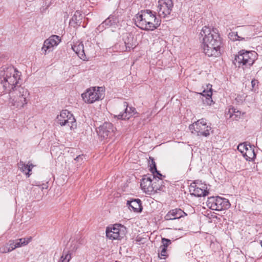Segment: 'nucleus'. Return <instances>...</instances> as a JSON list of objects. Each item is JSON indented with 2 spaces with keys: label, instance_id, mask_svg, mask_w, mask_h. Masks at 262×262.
<instances>
[{
  "label": "nucleus",
  "instance_id": "393cba45",
  "mask_svg": "<svg viewBox=\"0 0 262 262\" xmlns=\"http://www.w3.org/2000/svg\"><path fill=\"white\" fill-rule=\"evenodd\" d=\"M31 240V237L26 238H21L15 241V246L13 248L15 249L16 248L20 247L27 245Z\"/></svg>",
  "mask_w": 262,
  "mask_h": 262
},
{
  "label": "nucleus",
  "instance_id": "4468645a",
  "mask_svg": "<svg viewBox=\"0 0 262 262\" xmlns=\"http://www.w3.org/2000/svg\"><path fill=\"white\" fill-rule=\"evenodd\" d=\"M123 110L117 115L118 119L125 120L128 119L134 114L136 109L134 107H128V104L127 102L124 101L122 103Z\"/></svg>",
  "mask_w": 262,
  "mask_h": 262
},
{
  "label": "nucleus",
  "instance_id": "473e14b6",
  "mask_svg": "<svg viewBox=\"0 0 262 262\" xmlns=\"http://www.w3.org/2000/svg\"><path fill=\"white\" fill-rule=\"evenodd\" d=\"M162 250L161 251L160 255L161 257H160V258H163L165 259L167 257V249L165 248L161 247Z\"/></svg>",
  "mask_w": 262,
  "mask_h": 262
},
{
  "label": "nucleus",
  "instance_id": "f03ea898",
  "mask_svg": "<svg viewBox=\"0 0 262 262\" xmlns=\"http://www.w3.org/2000/svg\"><path fill=\"white\" fill-rule=\"evenodd\" d=\"M202 37L201 47L203 52L208 57H219L223 46V39L217 28L203 27L200 32Z\"/></svg>",
  "mask_w": 262,
  "mask_h": 262
},
{
  "label": "nucleus",
  "instance_id": "6e6552de",
  "mask_svg": "<svg viewBox=\"0 0 262 262\" xmlns=\"http://www.w3.org/2000/svg\"><path fill=\"white\" fill-rule=\"evenodd\" d=\"M127 232L126 227L121 224H115L106 229V236L112 240H120L125 236Z\"/></svg>",
  "mask_w": 262,
  "mask_h": 262
},
{
  "label": "nucleus",
  "instance_id": "ddd939ff",
  "mask_svg": "<svg viewBox=\"0 0 262 262\" xmlns=\"http://www.w3.org/2000/svg\"><path fill=\"white\" fill-rule=\"evenodd\" d=\"M140 186L141 189L146 193L149 194L153 193L154 188L152 177L151 176H144L141 182Z\"/></svg>",
  "mask_w": 262,
  "mask_h": 262
},
{
  "label": "nucleus",
  "instance_id": "4c0bfd02",
  "mask_svg": "<svg viewBox=\"0 0 262 262\" xmlns=\"http://www.w3.org/2000/svg\"><path fill=\"white\" fill-rule=\"evenodd\" d=\"M236 36L237 37V38H235L236 40H242L243 39L242 38H241V37L238 36V35L237 34H236Z\"/></svg>",
  "mask_w": 262,
  "mask_h": 262
},
{
  "label": "nucleus",
  "instance_id": "1a4fd4ad",
  "mask_svg": "<svg viewBox=\"0 0 262 262\" xmlns=\"http://www.w3.org/2000/svg\"><path fill=\"white\" fill-rule=\"evenodd\" d=\"M56 122L61 126H68L71 129L76 126V120L73 115L67 110L62 111L56 118Z\"/></svg>",
  "mask_w": 262,
  "mask_h": 262
},
{
  "label": "nucleus",
  "instance_id": "aec40b11",
  "mask_svg": "<svg viewBox=\"0 0 262 262\" xmlns=\"http://www.w3.org/2000/svg\"><path fill=\"white\" fill-rule=\"evenodd\" d=\"M82 18V12L80 10H77L70 20L69 24L74 28H77L81 25Z\"/></svg>",
  "mask_w": 262,
  "mask_h": 262
},
{
  "label": "nucleus",
  "instance_id": "c9c22d12",
  "mask_svg": "<svg viewBox=\"0 0 262 262\" xmlns=\"http://www.w3.org/2000/svg\"><path fill=\"white\" fill-rule=\"evenodd\" d=\"M49 6L48 5H47L46 4L45 5V6H43L41 8H40V11L41 13H44L46 10L48 9Z\"/></svg>",
  "mask_w": 262,
  "mask_h": 262
},
{
  "label": "nucleus",
  "instance_id": "a211bd4d",
  "mask_svg": "<svg viewBox=\"0 0 262 262\" xmlns=\"http://www.w3.org/2000/svg\"><path fill=\"white\" fill-rule=\"evenodd\" d=\"M127 205L130 210H132L134 212H141L142 211V202L139 199L128 200Z\"/></svg>",
  "mask_w": 262,
  "mask_h": 262
},
{
  "label": "nucleus",
  "instance_id": "f257e3e1",
  "mask_svg": "<svg viewBox=\"0 0 262 262\" xmlns=\"http://www.w3.org/2000/svg\"><path fill=\"white\" fill-rule=\"evenodd\" d=\"M21 73L13 66L0 68V83L9 95V104L13 108H20L28 103L29 93L19 85Z\"/></svg>",
  "mask_w": 262,
  "mask_h": 262
},
{
  "label": "nucleus",
  "instance_id": "c85d7f7f",
  "mask_svg": "<svg viewBox=\"0 0 262 262\" xmlns=\"http://www.w3.org/2000/svg\"><path fill=\"white\" fill-rule=\"evenodd\" d=\"M13 250L14 248H10L9 245H8L7 244L4 245L0 247V252L2 253H8Z\"/></svg>",
  "mask_w": 262,
  "mask_h": 262
},
{
  "label": "nucleus",
  "instance_id": "f8f14e48",
  "mask_svg": "<svg viewBox=\"0 0 262 262\" xmlns=\"http://www.w3.org/2000/svg\"><path fill=\"white\" fill-rule=\"evenodd\" d=\"M59 36L55 35H52L48 39L45 40L41 50L44 54L50 52L55 46H57L60 42Z\"/></svg>",
  "mask_w": 262,
  "mask_h": 262
},
{
  "label": "nucleus",
  "instance_id": "b1692460",
  "mask_svg": "<svg viewBox=\"0 0 262 262\" xmlns=\"http://www.w3.org/2000/svg\"><path fill=\"white\" fill-rule=\"evenodd\" d=\"M254 146L249 145L248 149L245 151L243 156L248 161H253L256 158V154L254 151Z\"/></svg>",
  "mask_w": 262,
  "mask_h": 262
},
{
  "label": "nucleus",
  "instance_id": "a878e982",
  "mask_svg": "<svg viewBox=\"0 0 262 262\" xmlns=\"http://www.w3.org/2000/svg\"><path fill=\"white\" fill-rule=\"evenodd\" d=\"M71 252L70 250L64 249L62 255L58 262H70L72 258Z\"/></svg>",
  "mask_w": 262,
  "mask_h": 262
},
{
  "label": "nucleus",
  "instance_id": "423d86ee",
  "mask_svg": "<svg viewBox=\"0 0 262 262\" xmlns=\"http://www.w3.org/2000/svg\"><path fill=\"white\" fill-rule=\"evenodd\" d=\"M206 204L209 208L215 211L226 210L229 208L231 205L228 199L219 196L209 197Z\"/></svg>",
  "mask_w": 262,
  "mask_h": 262
},
{
  "label": "nucleus",
  "instance_id": "f3484780",
  "mask_svg": "<svg viewBox=\"0 0 262 262\" xmlns=\"http://www.w3.org/2000/svg\"><path fill=\"white\" fill-rule=\"evenodd\" d=\"M189 191L191 194L198 197L205 196L209 194L208 190L198 187L195 183H193L190 185Z\"/></svg>",
  "mask_w": 262,
  "mask_h": 262
},
{
  "label": "nucleus",
  "instance_id": "c756f323",
  "mask_svg": "<svg viewBox=\"0 0 262 262\" xmlns=\"http://www.w3.org/2000/svg\"><path fill=\"white\" fill-rule=\"evenodd\" d=\"M149 159H151V161H149L150 167V171H151V172H153V171H157L156 164L154 161V159L151 157H149Z\"/></svg>",
  "mask_w": 262,
  "mask_h": 262
},
{
  "label": "nucleus",
  "instance_id": "20e7f679",
  "mask_svg": "<svg viewBox=\"0 0 262 262\" xmlns=\"http://www.w3.org/2000/svg\"><path fill=\"white\" fill-rule=\"evenodd\" d=\"M258 54L254 51H247L243 49L235 55L233 63L243 70L250 68L257 59Z\"/></svg>",
  "mask_w": 262,
  "mask_h": 262
},
{
  "label": "nucleus",
  "instance_id": "5701e85b",
  "mask_svg": "<svg viewBox=\"0 0 262 262\" xmlns=\"http://www.w3.org/2000/svg\"><path fill=\"white\" fill-rule=\"evenodd\" d=\"M152 185L154 188L153 193L157 192L159 190L163 191V189L165 188L164 182L162 179L159 177H157V178L156 176H153Z\"/></svg>",
  "mask_w": 262,
  "mask_h": 262
},
{
  "label": "nucleus",
  "instance_id": "9d476101",
  "mask_svg": "<svg viewBox=\"0 0 262 262\" xmlns=\"http://www.w3.org/2000/svg\"><path fill=\"white\" fill-rule=\"evenodd\" d=\"M173 7L172 0H159L157 11L160 17L165 18L170 14Z\"/></svg>",
  "mask_w": 262,
  "mask_h": 262
},
{
  "label": "nucleus",
  "instance_id": "cd10ccee",
  "mask_svg": "<svg viewBox=\"0 0 262 262\" xmlns=\"http://www.w3.org/2000/svg\"><path fill=\"white\" fill-rule=\"evenodd\" d=\"M249 145L250 144H247L246 142L241 143L238 145L237 149L243 154V156L245 153V151H246V150L248 149Z\"/></svg>",
  "mask_w": 262,
  "mask_h": 262
},
{
  "label": "nucleus",
  "instance_id": "bb28decb",
  "mask_svg": "<svg viewBox=\"0 0 262 262\" xmlns=\"http://www.w3.org/2000/svg\"><path fill=\"white\" fill-rule=\"evenodd\" d=\"M124 43L125 46L126 51H130L131 49H134L135 47L133 43V40H130L129 38L125 39L124 40Z\"/></svg>",
  "mask_w": 262,
  "mask_h": 262
},
{
  "label": "nucleus",
  "instance_id": "7ed1b4c3",
  "mask_svg": "<svg viewBox=\"0 0 262 262\" xmlns=\"http://www.w3.org/2000/svg\"><path fill=\"white\" fill-rule=\"evenodd\" d=\"M135 23L137 27L144 31H154L161 25V20L156 13L149 9L142 10L135 16Z\"/></svg>",
  "mask_w": 262,
  "mask_h": 262
},
{
  "label": "nucleus",
  "instance_id": "2f4dec72",
  "mask_svg": "<svg viewBox=\"0 0 262 262\" xmlns=\"http://www.w3.org/2000/svg\"><path fill=\"white\" fill-rule=\"evenodd\" d=\"M162 243L163 244L161 247L167 248L168 246L171 243V241L166 238H162Z\"/></svg>",
  "mask_w": 262,
  "mask_h": 262
},
{
  "label": "nucleus",
  "instance_id": "f704fd0d",
  "mask_svg": "<svg viewBox=\"0 0 262 262\" xmlns=\"http://www.w3.org/2000/svg\"><path fill=\"white\" fill-rule=\"evenodd\" d=\"M152 173V175L150 176L153 178L154 176H156V177L157 178V177H159L160 178H162V177H163L162 174L160 173V171H158L157 169V171H153V172H151Z\"/></svg>",
  "mask_w": 262,
  "mask_h": 262
},
{
  "label": "nucleus",
  "instance_id": "4be33fe9",
  "mask_svg": "<svg viewBox=\"0 0 262 262\" xmlns=\"http://www.w3.org/2000/svg\"><path fill=\"white\" fill-rule=\"evenodd\" d=\"M17 166L20 170L25 173L27 177L29 178L31 174L30 172L34 166L32 163L30 164V162L27 164H26L23 161H20L17 164Z\"/></svg>",
  "mask_w": 262,
  "mask_h": 262
},
{
  "label": "nucleus",
  "instance_id": "9b49d317",
  "mask_svg": "<svg viewBox=\"0 0 262 262\" xmlns=\"http://www.w3.org/2000/svg\"><path fill=\"white\" fill-rule=\"evenodd\" d=\"M115 127L110 122H104L96 129L97 134L101 140H107L114 135Z\"/></svg>",
  "mask_w": 262,
  "mask_h": 262
},
{
  "label": "nucleus",
  "instance_id": "412c9836",
  "mask_svg": "<svg viewBox=\"0 0 262 262\" xmlns=\"http://www.w3.org/2000/svg\"><path fill=\"white\" fill-rule=\"evenodd\" d=\"M73 50L77 56L83 60H86V55L84 50V46L82 42H76L72 47Z\"/></svg>",
  "mask_w": 262,
  "mask_h": 262
},
{
  "label": "nucleus",
  "instance_id": "72a5a7b5",
  "mask_svg": "<svg viewBox=\"0 0 262 262\" xmlns=\"http://www.w3.org/2000/svg\"><path fill=\"white\" fill-rule=\"evenodd\" d=\"M229 112V113L230 114V118L233 117L234 114L236 113L241 114V113L238 111H236L235 109L233 108H232V109H230Z\"/></svg>",
  "mask_w": 262,
  "mask_h": 262
},
{
  "label": "nucleus",
  "instance_id": "7c9ffc66",
  "mask_svg": "<svg viewBox=\"0 0 262 262\" xmlns=\"http://www.w3.org/2000/svg\"><path fill=\"white\" fill-rule=\"evenodd\" d=\"M252 89L251 90L253 92H256L258 90V81L255 79H253L251 82Z\"/></svg>",
  "mask_w": 262,
  "mask_h": 262
},
{
  "label": "nucleus",
  "instance_id": "39448f33",
  "mask_svg": "<svg viewBox=\"0 0 262 262\" xmlns=\"http://www.w3.org/2000/svg\"><path fill=\"white\" fill-rule=\"evenodd\" d=\"M82 98L86 103L92 104L96 101L102 100L104 94L102 87H92L86 90L82 94Z\"/></svg>",
  "mask_w": 262,
  "mask_h": 262
},
{
  "label": "nucleus",
  "instance_id": "58836bf2",
  "mask_svg": "<svg viewBox=\"0 0 262 262\" xmlns=\"http://www.w3.org/2000/svg\"><path fill=\"white\" fill-rule=\"evenodd\" d=\"M239 113H236L234 114V116H235V117H232L233 119H236V118L238 117V116L239 115Z\"/></svg>",
  "mask_w": 262,
  "mask_h": 262
},
{
  "label": "nucleus",
  "instance_id": "0eeeda50",
  "mask_svg": "<svg viewBox=\"0 0 262 262\" xmlns=\"http://www.w3.org/2000/svg\"><path fill=\"white\" fill-rule=\"evenodd\" d=\"M189 128L192 134H196L197 136L205 137L209 136V132L211 129V127L207 124L206 120L204 118L190 124Z\"/></svg>",
  "mask_w": 262,
  "mask_h": 262
},
{
  "label": "nucleus",
  "instance_id": "a19ab883",
  "mask_svg": "<svg viewBox=\"0 0 262 262\" xmlns=\"http://www.w3.org/2000/svg\"><path fill=\"white\" fill-rule=\"evenodd\" d=\"M261 247H262V242H261Z\"/></svg>",
  "mask_w": 262,
  "mask_h": 262
},
{
  "label": "nucleus",
  "instance_id": "dca6fc26",
  "mask_svg": "<svg viewBox=\"0 0 262 262\" xmlns=\"http://www.w3.org/2000/svg\"><path fill=\"white\" fill-rule=\"evenodd\" d=\"M187 215V213L180 208H175L170 210L165 215V220H173L180 219Z\"/></svg>",
  "mask_w": 262,
  "mask_h": 262
},
{
  "label": "nucleus",
  "instance_id": "e433bc0d",
  "mask_svg": "<svg viewBox=\"0 0 262 262\" xmlns=\"http://www.w3.org/2000/svg\"><path fill=\"white\" fill-rule=\"evenodd\" d=\"M15 241H9V243L7 244L9 245L10 248H13L15 246Z\"/></svg>",
  "mask_w": 262,
  "mask_h": 262
},
{
  "label": "nucleus",
  "instance_id": "6ab92c4d",
  "mask_svg": "<svg viewBox=\"0 0 262 262\" xmlns=\"http://www.w3.org/2000/svg\"><path fill=\"white\" fill-rule=\"evenodd\" d=\"M206 89H205L201 94L202 96L205 97V99L203 100L204 103L210 105L213 102L212 99V85L208 84L206 85Z\"/></svg>",
  "mask_w": 262,
  "mask_h": 262
},
{
  "label": "nucleus",
  "instance_id": "ea45409f",
  "mask_svg": "<svg viewBox=\"0 0 262 262\" xmlns=\"http://www.w3.org/2000/svg\"><path fill=\"white\" fill-rule=\"evenodd\" d=\"M81 158V156H78L76 157V158L75 159V160L78 161L79 159Z\"/></svg>",
  "mask_w": 262,
  "mask_h": 262
},
{
  "label": "nucleus",
  "instance_id": "2eb2a0df",
  "mask_svg": "<svg viewBox=\"0 0 262 262\" xmlns=\"http://www.w3.org/2000/svg\"><path fill=\"white\" fill-rule=\"evenodd\" d=\"M118 22V19L115 15H110L105 19L100 25L98 26L97 29L100 31L104 29L108 28L111 27L115 26Z\"/></svg>",
  "mask_w": 262,
  "mask_h": 262
}]
</instances>
